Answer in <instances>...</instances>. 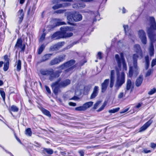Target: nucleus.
I'll use <instances>...</instances> for the list:
<instances>
[{"instance_id": "nucleus-1", "label": "nucleus", "mask_w": 156, "mask_h": 156, "mask_svg": "<svg viewBox=\"0 0 156 156\" xmlns=\"http://www.w3.org/2000/svg\"><path fill=\"white\" fill-rule=\"evenodd\" d=\"M120 56L118 54H116L115 56V60L119 68V69H117V67L115 68L116 71L117 78L115 86V87L118 88L121 87L125 82L124 73L122 72L120 74L119 73V70L121 69L122 65L123 69L126 70L127 69L123 53L122 52L120 53Z\"/></svg>"}, {"instance_id": "nucleus-2", "label": "nucleus", "mask_w": 156, "mask_h": 156, "mask_svg": "<svg viewBox=\"0 0 156 156\" xmlns=\"http://www.w3.org/2000/svg\"><path fill=\"white\" fill-rule=\"evenodd\" d=\"M148 19L150 23V27L147 29V33L151 41L149 52L150 55L152 56L154 53L153 43L156 41V35L154 32V30H156V23L154 17H149Z\"/></svg>"}, {"instance_id": "nucleus-3", "label": "nucleus", "mask_w": 156, "mask_h": 156, "mask_svg": "<svg viewBox=\"0 0 156 156\" xmlns=\"http://www.w3.org/2000/svg\"><path fill=\"white\" fill-rule=\"evenodd\" d=\"M134 49L136 53L134 54L133 56V66L129 67L128 75V76L129 77H131L133 75L136 77L138 74L137 66V58H140L141 59L143 57L142 52L139 45H135L134 46Z\"/></svg>"}, {"instance_id": "nucleus-4", "label": "nucleus", "mask_w": 156, "mask_h": 156, "mask_svg": "<svg viewBox=\"0 0 156 156\" xmlns=\"http://www.w3.org/2000/svg\"><path fill=\"white\" fill-rule=\"evenodd\" d=\"M62 71L61 70H58L54 72L52 69H41L40 70L38 75L44 76H49V80L52 81L55 79L58 78L60 76Z\"/></svg>"}, {"instance_id": "nucleus-5", "label": "nucleus", "mask_w": 156, "mask_h": 156, "mask_svg": "<svg viewBox=\"0 0 156 156\" xmlns=\"http://www.w3.org/2000/svg\"><path fill=\"white\" fill-rule=\"evenodd\" d=\"M75 62V61L74 60H71L58 67L57 68L59 69V70H61L62 71V70L67 68L73 65Z\"/></svg>"}, {"instance_id": "nucleus-6", "label": "nucleus", "mask_w": 156, "mask_h": 156, "mask_svg": "<svg viewBox=\"0 0 156 156\" xmlns=\"http://www.w3.org/2000/svg\"><path fill=\"white\" fill-rule=\"evenodd\" d=\"M85 12L90 15L94 17L93 18V22H95L97 20H100V14L98 11L96 12H93L88 10L86 11Z\"/></svg>"}, {"instance_id": "nucleus-7", "label": "nucleus", "mask_w": 156, "mask_h": 156, "mask_svg": "<svg viewBox=\"0 0 156 156\" xmlns=\"http://www.w3.org/2000/svg\"><path fill=\"white\" fill-rule=\"evenodd\" d=\"M60 78H59L57 80L53 83L51 85V87L53 90L54 93L55 95H57L58 92L59 88H61L59 86V83L60 81Z\"/></svg>"}, {"instance_id": "nucleus-8", "label": "nucleus", "mask_w": 156, "mask_h": 156, "mask_svg": "<svg viewBox=\"0 0 156 156\" xmlns=\"http://www.w3.org/2000/svg\"><path fill=\"white\" fill-rule=\"evenodd\" d=\"M23 41L21 38H19L17 39L16 44L15 46V48H20L21 49V52H23L25 48V45L22 44Z\"/></svg>"}, {"instance_id": "nucleus-9", "label": "nucleus", "mask_w": 156, "mask_h": 156, "mask_svg": "<svg viewBox=\"0 0 156 156\" xmlns=\"http://www.w3.org/2000/svg\"><path fill=\"white\" fill-rule=\"evenodd\" d=\"M123 27L126 35H127L129 38L133 40L132 37L133 38L134 36L131 30L129 28V26L127 25H124Z\"/></svg>"}, {"instance_id": "nucleus-10", "label": "nucleus", "mask_w": 156, "mask_h": 156, "mask_svg": "<svg viewBox=\"0 0 156 156\" xmlns=\"http://www.w3.org/2000/svg\"><path fill=\"white\" fill-rule=\"evenodd\" d=\"M138 35L142 43L144 44H146L147 43V38L144 31L142 30H139Z\"/></svg>"}, {"instance_id": "nucleus-11", "label": "nucleus", "mask_w": 156, "mask_h": 156, "mask_svg": "<svg viewBox=\"0 0 156 156\" xmlns=\"http://www.w3.org/2000/svg\"><path fill=\"white\" fill-rule=\"evenodd\" d=\"M52 54H47L44 55L41 57V59L37 62V64L38 65L41 63L45 62L50 59L52 55Z\"/></svg>"}, {"instance_id": "nucleus-12", "label": "nucleus", "mask_w": 156, "mask_h": 156, "mask_svg": "<svg viewBox=\"0 0 156 156\" xmlns=\"http://www.w3.org/2000/svg\"><path fill=\"white\" fill-rule=\"evenodd\" d=\"M65 44V42L62 41L59 42L56 44L51 46L50 48V50L52 51H56L58 50L62 46Z\"/></svg>"}, {"instance_id": "nucleus-13", "label": "nucleus", "mask_w": 156, "mask_h": 156, "mask_svg": "<svg viewBox=\"0 0 156 156\" xmlns=\"http://www.w3.org/2000/svg\"><path fill=\"white\" fill-rule=\"evenodd\" d=\"M71 83V81L69 79H66L62 80L59 83V86L61 88H64L68 85Z\"/></svg>"}, {"instance_id": "nucleus-14", "label": "nucleus", "mask_w": 156, "mask_h": 156, "mask_svg": "<svg viewBox=\"0 0 156 156\" xmlns=\"http://www.w3.org/2000/svg\"><path fill=\"white\" fill-rule=\"evenodd\" d=\"M109 79H105L104 82L101 84V92L104 93L107 90L109 83Z\"/></svg>"}, {"instance_id": "nucleus-15", "label": "nucleus", "mask_w": 156, "mask_h": 156, "mask_svg": "<svg viewBox=\"0 0 156 156\" xmlns=\"http://www.w3.org/2000/svg\"><path fill=\"white\" fill-rule=\"evenodd\" d=\"M153 122V120L152 119H151L140 129L139 132H140L145 130Z\"/></svg>"}, {"instance_id": "nucleus-16", "label": "nucleus", "mask_w": 156, "mask_h": 156, "mask_svg": "<svg viewBox=\"0 0 156 156\" xmlns=\"http://www.w3.org/2000/svg\"><path fill=\"white\" fill-rule=\"evenodd\" d=\"M42 149L41 153L44 156H47V154H52L53 153V151L51 148H43Z\"/></svg>"}, {"instance_id": "nucleus-17", "label": "nucleus", "mask_w": 156, "mask_h": 156, "mask_svg": "<svg viewBox=\"0 0 156 156\" xmlns=\"http://www.w3.org/2000/svg\"><path fill=\"white\" fill-rule=\"evenodd\" d=\"M62 33L60 31H57L54 33L51 36V38L56 40L62 38Z\"/></svg>"}, {"instance_id": "nucleus-18", "label": "nucleus", "mask_w": 156, "mask_h": 156, "mask_svg": "<svg viewBox=\"0 0 156 156\" xmlns=\"http://www.w3.org/2000/svg\"><path fill=\"white\" fill-rule=\"evenodd\" d=\"M85 5L83 1H80L78 2L73 5V7L74 8H84L85 7Z\"/></svg>"}, {"instance_id": "nucleus-19", "label": "nucleus", "mask_w": 156, "mask_h": 156, "mask_svg": "<svg viewBox=\"0 0 156 156\" xmlns=\"http://www.w3.org/2000/svg\"><path fill=\"white\" fill-rule=\"evenodd\" d=\"M99 87L98 86H95L94 87L93 92L91 95L90 98H94L98 95V93Z\"/></svg>"}, {"instance_id": "nucleus-20", "label": "nucleus", "mask_w": 156, "mask_h": 156, "mask_svg": "<svg viewBox=\"0 0 156 156\" xmlns=\"http://www.w3.org/2000/svg\"><path fill=\"white\" fill-rule=\"evenodd\" d=\"M74 20L75 22H77L81 20L82 19V16L81 14H79L76 12L73 13Z\"/></svg>"}, {"instance_id": "nucleus-21", "label": "nucleus", "mask_w": 156, "mask_h": 156, "mask_svg": "<svg viewBox=\"0 0 156 156\" xmlns=\"http://www.w3.org/2000/svg\"><path fill=\"white\" fill-rule=\"evenodd\" d=\"M73 13L69 14L67 16V19L68 21V23L69 24L72 25L73 23L71 22H73L74 20V16Z\"/></svg>"}, {"instance_id": "nucleus-22", "label": "nucleus", "mask_w": 156, "mask_h": 156, "mask_svg": "<svg viewBox=\"0 0 156 156\" xmlns=\"http://www.w3.org/2000/svg\"><path fill=\"white\" fill-rule=\"evenodd\" d=\"M17 15L19 18V23H20L23 20L24 17V13L23 9H21L19 10L18 12Z\"/></svg>"}, {"instance_id": "nucleus-23", "label": "nucleus", "mask_w": 156, "mask_h": 156, "mask_svg": "<svg viewBox=\"0 0 156 156\" xmlns=\"http://www.w3.org/2000/svg\"><path fill=\"white\" fill-rule=\"evenodd\" d=\"M54 20L55 22V27L58 26L66 24L65 22L62 21V20L60 19H55Z\"/></svg>"}, {"instance_id": "nucleus-24", "label": "nucleus", "mask_w": 156, "mask_h": 156, "mask_svg": "<svg viewBox=\"0 0 156 156\" xmlns=\"http://www.w3.org/2000/svg\"><path fill=\"white\" fill-rule=\"evenodd\" d=\"M7 56L5 55L4 56V59L5 60H6V62L4 64L3 70L5 71H6L9 69V61L8 59L6 60Z\"/></svg>"}, {"instance_id": "nucleus-25", "label": "nucleus", "mask_w": 156, "mask_h": 156, "mask_svg": "<svg viewBox=\"0 0 156 156\" xmlns=\"http://www.w3.org/2000/svg\"><path fill=\"white\" fill-rule=\"evenodd\" d=\"M73 30V28L72 27L66 26L64 27H61L60 28L61 32L64 34L67 31H71Z\"/></svg>"}, {"instance_id": "nucleus-26", "label": "nucleus", "mask_w": 156, "mask_h": 156, "mask_svg": "<svg viewBox=\"0 0 156 156\" xmlns=\"http://www.w3.org/2000/svg\"><path fill=\"white\" fill-rule=\"evenodd\" d=\"M143 80L142 76L140 75L137 79L136 82V85L137 87L140 86Z\"/></svg>"}, {"instance_id": "nucleus-27", "label": "nucleus", "mask_w": 156, "mask_h": 156, "mask_svg": "<svg viewBox=\"0 0 156 156\" xmlns=\"http://www.w3.org/2000/svg\"><path fill=\"white\" fill-rule=\"evenodd\" d=\"M93 102L92 101H90L84 104L83 105L84 109L86 110L87 108L91 107L93 105Z\"/></svg>"}, {"instance_id": "nucleus-28", "label": "nucleus", "mask_w": 156, "mask_h": 156, "mask_svg": "<svg viewBox=\"0 0 156 156\" xmlns=\"http://www.w3.org/2000/svg\"><path fill=\"white\" fill-rule=\"evenodd\" d=\"M131 81L130 79H128L126 83V88L125 90L126 93H127V91L129 90L131 87Z\"/></svg>"}, {"instance_id": "nucleus-29", "label": "nucleus", "mask_w": 156, "mask_h": 156, "mask_svg": "<svg viewBox=\"0 0 156 156\" xmlns=\"http://www.w3.org/2000/svg\"><path fill=\"white\" fill-rule=\"evenodd\" d=\"M16 70L18 71H20L21 69V62L20 60H18L16 62Z\"/></svg>"}, {"instance_id": "nucleus-30", "label": "nucleus", "mask_w": 156, "mask_h": 156, "mask_svg": "<svg viewBox=\"0 0 156 156\" xmlns=\"http://www.w3.org/2000/svg\"><path fill=\"white\" fill-rule=\"evenodd\" d=\"M58 61L57 57L55 58L50 61V65L51 66H53L59 64V62Z\"/></svg>"}, {"instance_id": "nucleus-31", "label": "nucleus", "mask_w": 156, "mask_h": 156, "mask_svg": "<svg viewBox=\"0 0 156 156\" xmlns=\"http://www.w3.org/2000/svg\"><path fill=\"white\" fill-rule=\"evenodd\" d=\"M36 9V7H35V6L34 5H33L31 7H31H30L29 9L27 12V14L29 15L30 13L33 14L34 13V11Z\"/></svg>"}, {"instance_id": "nucleus-32", "label": "nucleus", "mask_w": 156, "mask_h": 156, "mask_svg": "<svg viewBox=\"0 0 156 156\" xmlns=\"http://www.w3.org/2000/svg\"><path fill=\"white\" fill-rule=\"evenodd\" d=\"M41 110L42 112L46 115L48 117H50L51 116L50 112L44 108H42L41 109Z\"/></svg>"}, {"instance_id": "nucleus-33", "label": "nucleus", "mask_w": 156, "mask_h": 156, "mask_svg": "<svg viewBox=\"0 0 156 156\" xmlns=\"http://www.w3.org/2000/svg\"><path fill=\"white\" fill-rule=\"evenodd\" d=\"M145 68L146 69H148L149 65V57L148 55L145 57Z\"/></svg>"}, {"instance_id": "nucleus-34", "label": "nucleus", "mask_w": 156, "mask_h": 156, "mask_svg": "<svg viewBox=\"0 0 156 156\" xmlns=\"http://www.w3.org/2000/svg\"><path fill=\"white\" fill-rule=\"evenodd\" d=\"M0 94L2 97L3 100L5 101V94L3 90V88H0Z\"/></svg>"}, {"instance_id": "nucleus-35", "label": "nucleus", "mask_w": 156, "mask_h": 156, "mask_svg": "<svg viewBox=\"0 0 156 156\" xmlns=\"http://www.w3.org/2000/svg\"><path fill=\"white\" fill-rule=\"evenodd\" d=\"M63 6L62 4H57L54 5L52 7V9L54 10H55L57 9H58L59 8L62 7Z\"/></svg>"}, {"instance_id": "nucleus-36", "label": "nucleus", "mask_w": 156, "mask_h": 156, "mask_svg": "<svg viewBox=\"0 0 156 156\" xmlns=\"http://www.w3.org/2000/svg\"><path fill=\"white\" fill-rule=\"evenodd\" d=\"M73 35V34L72 33L70 32H68V33H65L64 34H62V38L64 37H70L72 36Z\"/></svg>"}, {"instance_id": "nucleus-37", "label": "nucleus", "mask_w": 156, "mask_h": 156, "mask_svg": "<svg viewBox=\"0 0 156 156\" xmlns=\"http://www.w3.org/2000/svg\"><path fill=\"white\" fill-rule=\"evenodd\" d=\"M66 57V55H62L59 56L57 58H58V62L59 63L63 61L65 59V58Z\"/></svg>"}, {"instance_id": "nucleus-38", "label": "nucleus", "mask_w": 156, "mask_h": 156, "mask_svg": "<svg viewBox=\"0 0 156 156\" xmlns=\"http://www.w3.org/2000/svg\"><path fill=\"white\" fill-rule=\"evenodd\" d=\"M45 47V46L44 44H42L40 47L38 49V54H40L44 49Z\"/></svg>"}, {"instance_id": "nucleus-39", "label": "nucleus", "mask_w": 156, "mask_h": 156, "mask_svg": "<svg viewBox=\"0 0 156 156\" xmlns=\"http://www.w3.org/2000/svg\"><path fill=\"white\" fill-rule=\"evenodd\" d=\"M32 134V133L30 128H28L26 129L25 131V134L29 136H31Z\"/></svg>"}, {"instance_id": "nucleus-40", "label": "nucleus", "mask_w": 156, "mask_h": 156, "mask_svg": "<svg viewBox=\"0 0 156 156\" xmlns=\"http://www.w3.org/2000/svg\"><path fill=\"white\" fill-rule=\"evenodd\" d=\"M11 110L13 112H17L18 111L19 108L16 106L12 105L11 107Z\"/></svg>"}, {"instance_id": "nucleus-41", "label": "nucleus", "mask_w": 156, "mask_h": 156, "mask_svg": "<svg viewBox=\"0 0 156 156\" xmlns=\"http://www.w3.org/2000/svg\"><path fill=\"white\" fill-rule=\"evenodd\" d=\"M66 10V9H59L55 11L54 12V13L61 14L64 12Z\"/></svg>"}, {"instance_id": "nucleus-42", "label": "nucleus", "mask_w": 156, "mask_h": 156, "mask_svg": "<svg viewBox=\"0 0 156 156\" xmlns=\"http://www.w3.org/2000/svg\"><path fill=\"white\" fill-rule=\"evenodd\" d=\"M107 102H105L101 107L97 110V112H100L102 111L106 105Z\"/></svg>"}, {"instance_id": "nucleus-43", "label": "nucleus", "mask_w": 156, "mask_h": 156, "mask_svg": "<svg viewBox=\"0 0 156 156\" xmlns=\"http://www.w3.org/2000/svg\"><path fill=\"white\" fill-rule=\"evenodd\" d=\"M75 110L77 111H85L83 105L82 106H79L78 107H76L75 108Z\"/></svg>"}, {"instance_id": "nucleus-44", "label": "nucleus", "mask_w": 156, "mask_h": 156, "mask_svg": "<svg viewBox=\"0 0 156 156\" xmlns=\"http://www.w3.org/2000/svg\"><path fill=\"white\" fill-rule=\"evenodd\" d=\"M119 108H117L112 109L110 110L109 111V112L110 113H115L118 112L119 110Z\"/></svg>"}, {"instance_id": "nucleus-45", "label": "nucleus", "mask_w": 156, "mask_h": 156, "mask_svg": "<svg viewBox=\"0 0 156 156\" xmlns=\"http://www.w3.org/2000/svg\"><path fill=\"white\" fill-rule=\"evenodd\" d=\"M115 71L114 70H112L111 72L110 79H115Z\"/></svg>"}, {"instance_id": "nucleus-46", "label": "nucleus", "mask_w": 156, "mask_h": 156, "mask_svg": "<svg viewBox=\"0 0 156 156\" xmlns=\"http://www.w3.org/2000/svg\"><path fill=\"white\" fill-rule=\"evenodd\" d=\"M126 93V92L125 91V93L124 94L123 92H120L119 93V95H118V97L119 99H121L123 97L125 96V95Z\"/></svg>"}, {"instance_id": "nucleus-47", "label": "nucleus", "mask_w": 156, "mask_h": 156, "mask_svg": "<svg viewBox=\"0 0 156 156\" xmlns=\"http://www.w3.org/2000/svg\"><path fill=\"white\" fill-rule=\"evenodd\" d=\"M156 92V89L155 88H154L151 89L148 93L149 95H152L154 94Z\"/></svg>"}, {"instance_id": "nucleus-48", "label": "nucleus", "mask_w": 156, "mask_h": 156, "mask_svg": "<svg viewBox=\"0 0 156 156\" xmlns=\"http://www.w3.org/2000/svg\"><path fill=\"white\" fill-rule=\"evenodd\" d=\"M46 34L45 33H43L40 39V41H42L45 39Z\"/></svg>"}, {"instance_id": "nucleus-49", "label": "nucleus", "mask_w": 156, "mask_h": 156, "mask_svg": "<svg viewBox=\"0 0 156 156\" xmlns=\"http://www.w3.org/2000/svg\"><path fill=\"white\" fill-rule=\"evenodd\" d=\"M115 79H111L110 81V87L111 88L113 87L114 85Z\"/></svg>"}, {"instance_id": "nucleus-50", "label": "nucleus", "mask_w": 156, "mask_h": 156, "mask_svg": "<svg viewBox=\"0 0 156 156\" xmlns=\"http://www.w3.org/2000/svg\"><path fill=\"white\" fill-rule=\"evenodd\" d=\"M101 102L100 101H97L94 105V106L93 107V108L94 109H96L97 107L100 104Z\"/></svg>"}, {"instance_id": "nucleus-51", "label": "nucleus", "mask_w": 156, "mask_h": 156, "mask_svg": "<svg viewBox=\"0 0 156 156\" xmlns=\"http://www.w3.org/2000/svg\"><path fill=\"white\" fill-rule=\"evenodd\" d=\"M78 153L80 154V156H84V151L83 150H80L78 151Z\"/></svg>"}, {"instance_id": "nucleus-52", "label": "nucleus", "mask_w": 156, "mask_h": 156, "mask_svg": "<svg viewBox=\"0 0 156 156\" xmlns=\"http://www.w3.org/2000/svg\"><path fill=\"white\" fill-rule=\"evenodd\" d=\"M156 65V58L153 59L151 62V66L153 67Z\"/></svg>"}, {"instance_id": "nucleus-53", "label": "nucleus", "mask_w": 156, "mask_h": 156, "mask_svg": "<svg viewBox=\"0 0 156 156\" xmlns=\"http://www.w3.org/2000/svg\"><path fill=\"white\" fill-rule=\"evenodd\" d=\"M97 58L100 59H101L102 58L101 53L100 52H99L97 54Z\"/></svg>"}, {"instance_id": "nucleus-54", "label": "nucleus", "mask_w": 156, "mask_h": 156, "mask_svg": "<svg viewBox=\"0 0 156 156\" xmlns=\"http://www.w3.org/2000/svg\"><path fill=\"white\" fill-rule=\"evenodd\" d=\"M45 88L47 91L48 92V94H51V91L49 87H48V86H46L45 87Z\"/></svg>"}, {"instance_id": "nucleus-55", "label": "nucleus", "mask_w": 156, "mask_h": 156, "mask_svg": "<svg viewBox=\"0 0 156 156\" xmlns=\"http://www.w3.org/2000/svg\"><path fill=\"white\" fill-rule=\"evenodd\" d=\"M61 1H62V0H52V2L53 4H56Z\"/></svg>"}, {"instance_id": "nucleus-56", "label": "nucleus", "mask_w": 156, "mask_h": 156, "mask_svg": "<svg viewBox=\"0 0 156 156\" xmlns=\"http://www.w3.org/2000/svg\"><path fill=\"white\" fill-rule=\"evenodd\" d=\"M151 70H149L147 71V73L146 74V76H149L151 75Z\"/></svg>"}, {"instance_id": "nucleus-57", "label": "nucleus", "mask_w": 156, "mask_h": 156, "mask_svg": "<svg viewBox=\"0 0 156 156\" xmlns=\"http://www.w3.org/2000/svg\"><path fill=\"white\" fill-rule=\"evenodd\" d=\"M69 105L73 106H75L76 105V103L71 102H69Z\"/></svg>"}, {"instance_id": "nucleus-58", "label": "nucleus", "mask_w": 156, "mask_h": 156, "mask_svg": "<svg viewBox=\"0 0 156 156\" xmlns=\"http://www.w3.org/2000/svg\"><path fill=\"white\" fill-rule=\"evenodd\" d=\"M79 99V98L77 96H74L73 97L70 99V100H77Z\"/></svg>"}, {"instance_id": "nucleus-59", "label": "nucleus", "mask_w": 156, "mask_h": 156, "mask_svg": "<svg viewBox=\"0 0 156 156\" xmlns=\"http://www.w3.org/2000/svg\"><path fill=\"white\" fill-rule=\"evenodd\" d=\"M143 152L145 153H148L151 152V151L147 149H144L143 151Z\"/></svg>"}, {"instance_id": "nucleus-60", "label": "nucleus", "mask_w": 156, "mask_h": 156, "mask_svg": "<svg viewBox=\"0 0 156 156\" xmlns=\"http://www.w3.org/2000/svg\"><path fill=\"white\" fill-rule=\"evenodd\" d=\"M73 69V67H71L69 68L66 70L65 72L66 73L68 72L71 71V70H72Z\"/></svg>"}, {"instance_id": "nucleus-61", "label": "nucleus", "mask_w": 156, "mask_h": 156, "mask_svg": "<svg viewBox=\"0 0 156 156\" xmlns=\"http://www.w3.org/2000/svg\"><path fill=\"white\" fill-rule=\"evenodd\" d=\"M73 45H73V44L72 43V44H70V45H69L66 48H67V49H69L70 48L72 47L73 46Z\"/></svg>"}, {"instance_id": "nucleus-62", "label": "nucleus", "mask_w": 156, "mask_h": 156, "mask_svg": "<svg viewBox=\"0 0 156 156\" xmlns=\"http://www.w3.org/2000/svg\"><path fill=\"white\" fill-rule=\"evenodd\" d=\"M122 13H125L127 12V11L126 9L124 7H122Z\"/></svg>"}, {"instance_id": "nucleus-63", "label": "nucleus", "mask_w": 156, "mask_h": 156, "mask_svg": "<svg viewBox=\"0 0 156 156\" xmlns=\"http://www.w3.org/2000/svg\"><path fill=\"white\" fill-rule=\"evenodd\" d=\"M151 147L152 148H154L156 147V144L152 143L151 144Z\"/></svg>"}, {"instance_id": "nucleus-64", "label": "nucleus", "mask_w": 156, "mask_h": 156, "mask_svg": "<svg viewBox=\"0 0 156 156\" xmlns=\"http://www.w3.org/2000/svg\"><path fill=\"white\" fill-rule=\"evenodd\" d=\"M141 104L140 103H139L136 106V108H138L141 107Z\"/></svg>"}]
</instances>
